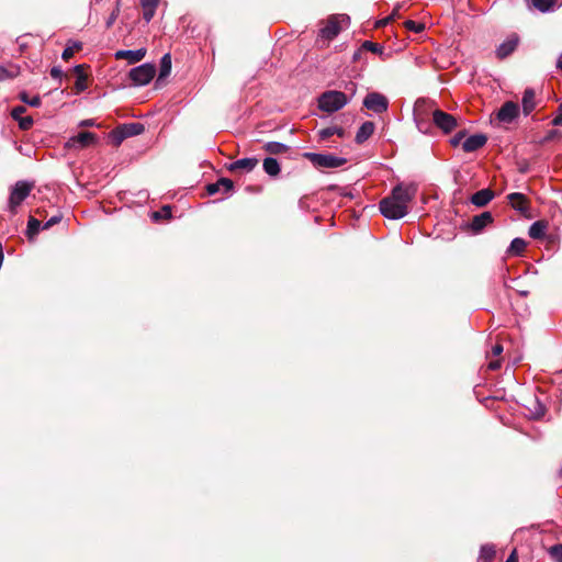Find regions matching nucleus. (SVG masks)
<instances>
[{
    "instance_id": "nucleus-1",
    "label": "nucleus",
    "mask_w": 562,
    "mask_h": 562,
    "mask_svg": "<svg viewBox=\"0 0 562 562\" xmlns=\"http://www.w3.org/2000/svg\"><path fill=\"white\" fill-rule=\"evenodd\" d=\"M416 194L414 186L397 184L391 194L381 200V214L390 220H400L408 213V204Z\"/></svg>"
},
{
    "instance_id": "nucleus-2",
    "label": "nucleus",
    "mask_w": 562,
    "mask_h": 562,
    "mask_svg": "<svg viewBox=\"0 0 562 562\" xmlns=\"http://www.w3.org/2000/svg\"><path fill=\"white\" fill-rule=\"evenodd\" d=\"M350 98L346 95V93L337 90H328L323 92L318 99V108L319 110L333 113L342 109L348 102Z\"/></svg>"
},
{
    "instance_id": "nucleus-3",
    "label": "nucleus",
    "mask_w": 562,
    "mask_h": 562,
    "mask_svg": "<svg viewBox=\"0 0 562 562\" xmlns=\"http://www.w3.org/2000/svg\"><path fill=\"white\" fill-rule=\"evenodd\" d=\"M349 16L347 14H334L328 18L325 26L319 31V35L325 40L335 38L344 27L349 25Z\"/></svg>"
},
{
    "instance_id": "nucleus-4",
    "label": "nucleus",
    "mask_w": 562,
    "mask_h": 562,
    "mask_svg": "<svg viewBox=\"0 0 562 562\" xmlns=\"http://www.w3.org/2000/svg\"><path fill=\"white\" fill-rule=\"evenodd\" d=\"M304 157L315 167L322 169L339 168L347 162L346 158L337 157L333 154L305 153Z\"/></svg>"
},
{
    "instance_id": "nucleus-5",
    "label": "nucleus",
    "mask_w": 562,
    "mask_h": 562,
    "mask_svg": "<svg viewBox=\"0 0 562 562\" xmlns=\"http://www.w3.org/2000/svg\"><path fill=\"white\" fill-rule=\"evenodd\" d=\"M34 188V183L29 181H18L11 189L9 198V210L11 213H16V207L30 195Z\"/></svg>"
},
{
    "instance_id": "nucleus-6",
    "label": "nucleus",
    "mask_w": 562,
    "mask_h": 562,
    "mask_svg": "<svg viewBox=\"0 0 562 562\" xmlns=\"http://www.w3.org/2000/svg\"><path fill=\"white\" fill-rule=\"evenodd\" d=\"M155 74V66L153 64L146 63L132 68L128 76L135 86H146L153 80Z\"/></svg>"
},
{
    "instance_id": "nucleus-7",
    "label": "nucleus",
    "mask_w": 562,
    "mask_h": 562,
    "mask_svg": "<svg viewBox=\"0 0 562 562\" xmlns=\"http://www.w3.org/2000/svg\"><path fill=\"white\" fill-rule=\"evenodd\" d=\"M363 106L374 113H383L389 108V100L385 95L379 92H370L363 100Z\"/></svg>"
},
{
    "instance_id": "nucleus-8",
    "label": "nucleus",
    "mask_w": 562,
    "mask_h": 562,
    "mask_svg": "<svg viewBox=\"0 0 562 562\" xmlns=\"http://www.w3.org/2000/svg\"><path fill=\"white\" fill-rule=\"evenodd\" d=\"M434 124L443 133L448 134L457 127V120L453 115L439 109L432 112Z\"/></svg>"
},
{
    "instance_id": "nucleus-9",
    "label": "nucleus",
    "mask_w": 562,
    "mask_h": 562,
    "mask_svg": "<svg viewBox=\"0 0 562 562\" xmlns=\"http://www.w3.org/2000/svg\"><path fill=\"white\" fill-rule=\"evenodd\" d=\"M519 113V106L513 101L505 102L497 112V120L503 123H512Z\"/></svg>"
},
{
    "instance_id": "nucleus-10",
    "label": "nucleus",
    "mask_w": 562,
    "mask_h": 562,
    "mask_svg": "<svg viewBox=\"0 0 562 562\" xmlns=\"http://www.w3.org/2000/svg\"><path fill=\"white\" fill-rule=\"evenodd\" d=\"M97 139L95 134L91 132H80L78 135L70 137L67 142L69 148H85Z\"/></svg>"
},
{
    "instance_id": "nucleus-11",
    "label": "nucleus",
    "mask_w": 562,
    "mask_h": 562,
    "mask_svg": "<svg viewBox=\"0 0 562 562\" xmlns=\"http://www.w3.org/2000/svg\"><path fill=\"white\" fill-rule=\"evenodd\" d=\"M518 42V37L516 35H512L505 42L499 44L496 48L497 58L504 59L509 56L517 48Z\"/></svg>"
},
{
    "instance_id": "nucleus-12",
    "label": "nucleus",
    "mask_w": 562,
    "mask_h": 562,
    "mask_svg": "<svg viewBox=\"0 0 562 562\" xmlns=\"http://www.w3.org/2000/svg\"><path fill=\"white\" fill-rule=\"evenodd\" d=\"M426 105L425 100H417L414 106V121L416 123L417 128L426 133L429 128V123L427 122L425 115L422 112V109Z\"/></svg>"
},
{
    "instance_id": "nucleus-13",
    "label": "nucleus",
    "mask_w": 562,
    "mask_h": 562,
    "mask_svg": "<svg viewBox=\"0 0 562 562\" xmlns=\"http://www.w3.org/2000/svg\"><path fill=\"white\" fill-rule=\"evenodd\" d=\"M487 142V137L483 134H475L469 136L462 144V148L465 153H473L482 148Z\"/></svg>"
},
{
    "instance_id": "nucleus-14",
    "label": "nucleus",
    "mask_w": 562,
    "mask_h": 562,
    "mask_svg": "<svg viewBox=\"0 0 562 562\" xmlns=\"http://www.w3.org/2000/svg\"><path fill=\"white\" fill-rule=\"evenodd\" d=\"M146 55L145 48H139L135 50L126 49V50H117L115 53L116 59H126L128 64H136L140 61Z\"/></svg>"
},
{
    "instance_id": "nucleus-15",
    "label": "nucleus",
    "mask_w": 562,
    "mask_h": 562,
    "mask_svg": "<svg viewBox=\"0 0 562 562\" xmlns=\"http://www.w3.org/2000/svg\"><path fill=\"white\" fill-rule=\"evenodd\" d=\"M233 181L228 178H221L214 183H210L206 186V191L210 195H214L220 191L225 193L231 192L233 190Z\"/></svg>"
},
{
    "instance_id": "nucleus-16",
    "label": "nucleus",
    "mask_w": 562,
    "mask_h": 562,
    "mask_svg": "<svg viewBox=\"0 0 562 562\" xmlns=\"http://www.w3.org/2000/svg\"><path fill=\"white\" fill-rule=\"evenodd\" d=\"M493 221V216L490 212H483L479 215H475L470 224L471 229L474 233H480L485 228L488 224H491Z\"/></svg>"
},
{
    "instance_id": "nucleus-17",
    "label": "nucleus",
    "mask_w": 562,
    "mask_h": 562,
    "mask_svg": "<svg viewBox=\"0 0 562 562\" xmlns=\"http://www.w3.org/2000/svg\"><path fill=\"white\" fill-rule=\"evenodd\" d=\"M521 104L525 115H529L536 109V92L532 88H527L524 91Z\"/></svg>"
},
{
    "instance_id": "nucleus-18",
    "label": "nucleus",
    "mask_w": 562,
    "mask_h": 562,
    "mask_svg": "<svg viewBox=\"0 0 562 562\" xmlns=\"http://www.w3.org/2000/svg\"><path fill=\"white\" fill-rule=\"evenodd\" d=\"M510 205L520 213H526L529 210L528 201L525 194L514 192L508 194Z\"/></svg>"
},
{
    "instance_id": "nucleus-19",
    "label": "nucleus",
    "mask_w": 562,
    "mask_h": 562,
    "mask_svg": "<svg viewBox=\"0 0 562 562\" xmlns=\"http://www.w3.org/2000/svg\"><path fill=\"white\" fill-rule=\"evenodd\" d=\"M258 164V159L254 157L241 158L228 166L229 171L245 170L247 172L251 171Z\"/></svg>"
},
{
    "instance_id": "nucleus-20",
    "label": "nucleus",
    "mask_w": 562,
    "mask_h": 562,
    "mask_svg": "<svg viewBox=\"0 0 562 562\" xmlns=\"http://www.w3.org/2000/svg\"><path fill=\"white\" fill-rule=\"evenodd\" d=\"M494 198V193L492 190L490 189H482L477 192H475L472 196H471V202L475 205V206H485L492 199Z\"/></svg>"
},
{
    "instance_id": "nucleus-21",
    "label": "nucleus",
    "mask_w": 562,
    "mask_h": 562,
    "mask_svg": "<svg viewBox=\"0 0 562 562\" xmlns=\"http://www.w3.org/2000/svg\"><path fill=\"white\" fill-rule=\"evenodd\" d=\"M373 132H374V123L373 122L367 121V122L362 123L356 134V138H355L356 143L357 144L364 143L373 134Z\"/></svg>"
},
{
    "instance_id": "nucleus-22",
    "label": "nucleus",
    "mask_w": 562,
    "mask_h": 562,
    "mask_svg": "<svg viewBox=\"0 0 562 562\" xmlns=\"http://www.w3.org/2000/svg\"><path fill=\"white\" fill-rule=\"evenodd\" d=\"M160 0H140V5L143 8V18L148 23L151 21L156 13V9L158 7Z\"/></svg>"
},
{
    "instance_id": "nucleus-23",
    "label": "nucleus",
    "mask_w": 562,
    "mask_h": 562,
    "mask_svg": "<svg viewBox=\"0 0 562 562\" xmlns=\"http://www.w3.org/2000/svg\"><path fill=\"white\" fill-rule=\"evenodd\" d=\"M547 227L546 222L537 221L530 225L528 234L533 239H542L546 236Z\"/></svg>"
},
{
    "instance_id": "nucleus-24",
    "label": "nucleus",
    "mask_w": 562,
    "mask_h": 562,
    "mask_svg": "<svg viewBox=\"0 0 562 562\" xmlns=\"http://www.w3.org/2000/svg\"><path fill=\"white\" fill-rule=\"evenodd\" d=\"M262 167L265 172L271 177L278 176L281 171L280 164L276 158L272 157L265 158Z\"/></svg>"
},
{
    "instance_id": "nucleus-25",
    "label": "nucleus",
    "mask_w": 562,
    "mask_h": 562,
    "mask_svg": "<svg viewBox=\"0 0 562 562\" xmlns=\"http://www.w3.org/2000/svg\"><path fill=\"white\" fill-rule=\"evenodd\" d=\"M334 135L342 138L345 137V130L338 126H330L318 131V137L321 140H326Z\"/></svg>"
},
{
    "instance_id": "nucleus-26",
    "label": "nucleus",
    "mask_w": 562,
    "mask_h": 562,
    "mask_svg": "<svg viewBox=\"0 0 562 562\" xmlns=\"http://www.w3.org/2000/svg\"><path fill=\"white\" fill-rule=\"evenodd\" d=\"M526 241L522 238H514L507 248V255L519 256L526 248Z\"/></svg>"
},
{
    "instance_id": "nucleus-27",
    "label": "nucleus",
    "mask_w": 562,
    "mask_h": 562,
    "mask_svg": "<svg viewBox=\"0 0 562 562\" xmlns=\"http://www.w3.org/2000/svg\"><path fill=\"white\" fill-rule=\"evenodd\" d=\"M170 71H171V56H170V54H165L160 60V71H159V77L157 79V82L160 79L169 76Z\"/></svg>"
},
{
    "instance_id": "nucleus-28",
    "label": "nucleus",
    "mask_w": 562,
    "mask_h": 562,
    "mask_svg": "<svg viewBox=\"0 0 562 562\" xmlns=\"http://www.w3.org/2000/svg\"><path fill=\"white\" fill-rule=\"evenodd\" d=\"M288 146L280 142H268L265 144L263 149L272 155L283 154L288 150Z\"/></svg>"
},
{
    "instance_id": "nucleus-29",
    "label": "nucleus",
    "mask_w": 562,
    "mask_h": 562,
    "mask_svg": "<svg viewBox=\"0 0 562 562\" xmlns=\"http://www.w3.org/2000/svg\"><path fill=\"white\" fill-rule=\"evenodd\" d=\"M127 137L140 135L144 132V125L140 123H128L121 125Z\"/></svg>"
},
{
    "instance_id": "nucleus-30",
    "label": "nucleus",
    "mask_w": 562,
    "mask_h": 562,
    "mask_svg": "<svg viewBox=\"0 0 562 562\" xmlns=\"http://www.w3.org/2000/svg\"><path fill=\"white\" fill-rule=\"evenodd\" d=\"M495 547L491 543L483 544L480 549V560L491 562L495 557Z\"/></svg>"
},
{
    "instance_id": "nucleus-31",
    "label": "nucleus",
    "mask_w": 562,
    "mask_h": 562,
    "mask_svg": "<svg viewBox=\"0 0 562 562\" xmlns=\"http://www.w3.org/2000/svg\"><path fill=\"white\" fill-rule=\"evenodd\" d=\"M531 4L540 12H549L553 10L555 0H531Z\"/></svg>"
},
{
    "instance_id": "nucleus-32",
    "label": "nucleus",
    "mask_w": 562,
    "mask_h": 562,
    "mask_svg": "<svg viewBox=\"0 0 562 562\" xmlns=\"http://www.w3.org/2000/svg\"><path fill=\"white\" fill-rule=\"evenodd\" d=\"M19 75V67L10 66L9 68L0 65V81L15 78Z\"/></svg>"
},
{
    "instance_id": "nucleus-33",
    "label": "nucleus",
    "mask_w": 562,
    "mask_h": 562,
    "mask_svg": "<svg viewBox=\"0 0 562 562\" xmlns=\"http://www.w3.org/2000/svg\"><path fill=\"white\" fill-rule=\"evenodd\" d=\"M42 227H43V225H42L41 221L31 216L27 222V229H26V234H27L29 238H33L35 235H37Z\"/></svg>"
},
{
    "instance_id": "nucleus-34",
    "label": "nucleus",
    "mask_w": 562,
    "mask_h": 562,
    "mask_svg": "<svg viewBox=\"0 0 562 562\" xmlns=\"http://www.w3.org/2000/svg\"><path fill=\"white\" fill-rule=\"evenodd\" d=\"M82 44L80 42H69L66 48L64 49L61 57L67 60L74 56V54L81 49Z\"/></svg>"
},
{
    "instance_id": "nucleus-35",
    "label": "nucleus",
    "mask_w": 562,
    "mask_h": 562,
    "mask_svg": "<svg viewBox=\"0 0 562 562\" xmlns=\"http://www.w3.org/2000/svg\"><path fill=\"white\" fill-rule=\"evenodd\" d=\"M75 70L78 72V77H77L75 87H76L77 91H79V92L85 91L87 89V83H86V76L82 74V67L80 65L76 66Z\"/></svg>"
},
{
    "instance_id": "nucleus-36",
    "label": "nucleus",
    "mask_w": 562,
    "mask_h": 562,
    "mask_svg": "<svg viewBox=\"0 0 562 562\" xmlns=\"http://www.w3.org/2000/svg\"><path fill=\"white\" fill-rule=\"evenodd\" d=\"M110 137L115 145H120L125 138H127L122 126H119L117 128L113 130L110 133Z\"/></svg>"
},
{
    "instance_id": "nucleus-37",
    "label": "nucleus",
    "mask_w": 562,
    "mask_h": 562,
    "mask_svg": "<svg viewBox=\"0 0 562 562\" xmlns=\"http://www.w3.org/2000/svg\"><path fill=\"white\" fill-rule=\"evenodd\" d=\"M121 10V0H117L115 3L114 10L111 12L110 16L105 21L106 29L112 27V25L115 23Z\"/></svg>"
},
{
    "instance_id": "nucleus-38",
    "label": "nucleus",
    "mask_w": 562,
    "mask_h": 562,
    "mask_svg": "<svg viewBox=\"0 0 562 562\" xmlns=\"http://www.w3.org/2000/svg\"><path fill=\"white\" fill-rule=\"evenodd\" d=\"M20 99L24 103H26L31 106H34V108L40 106L42 103L41 98L38 95H34V97L30 98L26 92L20 93Z\"/></svg>"
},
{
    "instance_id": "nucleus-39",
    "label": "nucleus",
    "mask_w": 562,
    "mask_h": 562,
    "mask_svg": "<svg viewBox=\"0 0 562 562\" xmlns=\"http://www.w3.org/2000/svg\"><path fill=\"white\" fill-rule=\"evenodd\" d=\"M549 554L554 561L562 562V543L552 546L549 549Z\"/></svg>"
},
{
    "instance_id": "nucleus-40",
    "label": "nucleus",
    "mask_w": 562,
    "mask_h": 562,
    "mask_svg": "<svg viewBox=\"0 0 562 562\" xmlns=\"http://www.w3.org/2000/svg\"><path fill=\"white\" fill-rule=\"evenodd\" d=\"M404 24L407 30L414 33H422L425 30V25L423 23H418L413 20H407Z\"/></svg>"
},
{
    "instance_id": "nucleus-41",
    "label": "nucleus",
    "mask_w": 562,
    "mask_h": 562,
    "mask_svg": "<svg viewBox=\"0 0 562 562\" xmlns=\"http://www.w3.org/2000/svg\"><path fill=\"white\" fill-rule=\"evenodd\" d=\"M61 218H63L61 214L52 216L48 221H46L43 224L42 229H48V228L53 227L54 225L58 224L61 221Z\"/></svg>"
},
{
    "instance_id": "nucleus-42",
    "label": "nucleus",
    "mask_w": 562,
    "mask_h": 562,
    "mask_svg": "<svg viewBox=\"0 0 562 562\" xmlns=\"http://www.w3.org/2000/svg\"><path fill=\"white\" fill-rule=\"evenodd\" d=\"M362 47L366 48L367 50L372 52V53H381V50H382V48L380 47L379 44L370 42V41H366L362 44Z\"/></svg>"
},
{
    "instance_id": "nucleus-43",
    "label": "nucleus",
    "mask_w": 562,
    "mask_h": 562,
    "mask_svg": "<svg viewBox=\"0 0 562 562\" xmlns=\"http://www.w3.org/2000/svg\"><path fill=\"white\" fill-rule=\"evenodd\" d=\"M32 125H33V119L31 116L21 117L19 120V126L21 130L26 131V130L31 128Z\"/></svg>"
},
{
    "instance_id": "nucleus-44",
    "label": "nucleus",
    "mask_w": 562,
    "mask_h": 562,
    "mask_svg": "<svg viewBox=\"0 0 562 562\" xmlns=\"http://www.w3.org/2000/svg\"><path fill=\"white\" fill-rule=\"evenodd\" d=\"M25 108L20 105V106H15L12 112H11V116L15 120V121H19L22 116V114L25 112Z\"/></svg>"
},
{
    "instance_id": "nucleus-45",
    "label": "nucleus",
    "mask_w": 562,
    "mask_h": 562,
    "mask_svg": "<svg viewBox=\"0 0 562 562\" xmlns=\"http://www.w3.org/2000/svg\"><path fill=\"white\" fill-rule=\"evenodd\" d=\"M552 124L555 126H562V103L558 108V113L552 120Z\"/></svg>"
},
{
    "instance_id": "nucleus-46",
    "label": "nucleus",
    "mask_w": 562,
    "mask_h": 562,
    "mask_svg": "<svg viewBox=\"0 0 562 562\" xmlns=\"http://www.w3.org/2000/svg\"><path fill=\"white\" fill-rule=\"evenodd\" d=\"M50 76H52V78H54V79H58V80H60V79H61V77H63V70H61L59 67H53V68L50 69Z\"/></svg>"
},
{
    "instance_id": "nucleus-47",
    "label": "nucleus",
    "mask_w": 562,
    "mask_h": 562,
    "mask_svg": "<svg viewBox=\"0 0 562 562\" xmlns=\"http://www.w3.org/2000/svg\"><path fill=\"white\" fill-rule=\"evenodd\" d=\"M94 125H95V122H94V120H92V119L82 120V121L79 123V126H81V127H90V126H94Z\"/></svg>"
},
{
    "instance_id": "nucleus-48",
    "label": "nucleus",
    "mask_w": 562,
    "mask_h": 562,
    "mask_svg": "<svg viewBox=\"0 0 562 562\" xmlns=\"http://www.w3.org/2000/svg\"><path fill=\"white\" fill-rule=\"evenodd\" d=\"M463 136H464V134H463L462 132H460V133L456 134V135L452 137V139H451V144H452L453 146H457V145L461 142V139L463 138Z\"/></svg>"
},
{
    "instance_id": "nucleus-49",
    "label": "nucleus",
    "mask_w": 562,
    "mask_h": 562,
    "mask_svg": "<svg viewBox=\"0 0 562 562\" xmlns=\"http://www.w3.org/2000/svg\"><path fill=\"white\" fill-rule=\"evenodd\" d=\"M499 368H501V361L499 360L491 361L488 363V369L492 370V371H495V370H497Z\"/></svg>"
},
{
    "instance_id": "nucleus-50",
    "label": "nucleus",
    "mask_w": 562,
    "mask_h": 562,
    "mask_svg": "<svg viewBox=\"0 0 562 562\" xmlns=\"http://www.w3.org/2000/svg\"><path fill=\"white\" fill-rule=\"evenodd\" d=\"M505 562H518L517 551L513 550Z\"/></svg>"
},
{
    "instance_id": "nucleus-51",
    "label": "nucleus",
    "mask_w": 562,
    "mask_h": 562,
    "mask_svg": "<svg viewBox=\"0 0 562 562\" xmlns=\"http://www.w3.org/2000/svg\"><path fill=\"white\" fill-rule=\"evenodd\" d=\"M494 356H499L503 351V346L497 344L492 349Z\"/></svg>"
},
{
    "instance_id": "nucleus-52",
    "label": "nucleus",
    "mask_w": 562,
    "mask_h": 562,
    "mask_svg": "<svg viewBox=\"0 0 562 562\" xmlns=\"http://www.w3.org/2000/svg\"><path fill=\"white\" fill-rule=\"evenodd\" d=\"M161 212L164 213V216L170 217L171 216V209L170 206H164Z\"/></svg>"
},
{
    "instance_id": "nucleus-53",
    "label": "nucleus",
    "mask_w": 562,
    "mask_h": 562,
    "mask_svg": "<svg viewBox=\"0 0 562 562\" xmlns=\"http://www.w3.org/2000/svg\"><path fill=\"white\" fill-rule=\"evenodd\" d=\"M346 89L350 90L351 91V94H355L356 92V85L353 82H349L347 86H346Z\"/></svg>"
},
{
    "instance_id": "nucleus-54",
    "label": "nucleus",
    "mask_w": 562,
    "mask_h": 562,
    "mask_svg": "<svg viewBox=\"0 0 562 562\" xmlns=\"http://www.w3.org/2000/svg\"><path fill=\"white\" fill-rule=\"evenodd\" d=\"M557 68L562 70V54L559 56L557 60Z\"/></svg>"
},
{
    "instance_id": "nucleus-55",
    "label": "nucleus",
    "mask_w": 562,
    "mask_h": 562,
    "mask_svg": "<svg viewBox=\"0 0 562 562\" xmlns=\"http://www.w3.org/2000/svg\"><path fill=\"white\" fill-rule=\"evenodd\" d=\"M153 217H154V218H159V217H160V213H159V212H155V213L153 214Z\"/></svg>"
},
{
    "instance_id": "nucleus-56",
    "label": "nucleus",
    "mask_w": 562,
    "mask_h": 562,
    "mask_svg": "<svg viewBox=\"0 0 562 562\" xmlns=\"http://www.w3.org/2000/svg\"><path fill=\"white\" fill-rule=\"evenodd\" d=\"M391 18L385 19L384 21H381L379 24H386Z\"/></svg>"
},
{
    "instance_id": "nucleus-57",
    "label": "nucleus",
    "mask_w": 562,
    "mask_h": 562,
    "mask_svg": "<svg viewBox=\"0 0 562 562\" xmlns=\"http://www.w3.org/2000/svg\"><path fill=\"white\" fill-rule=\"evenodd\" d=\"M559 476L562 479V468L559 470Z\"/></svg>"
}]
</instances>
